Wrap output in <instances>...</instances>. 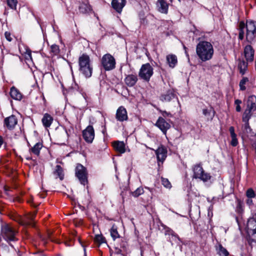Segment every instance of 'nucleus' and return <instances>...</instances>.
<instances>
[{"label":"nucleus","instance_id":"f257e3e1","mask_svg":"<svg viewBox=\"0 0 256 256\" xmlns=\"http://www.w3.org/2000/svg\"><path fill=\"white\" fill-rule=\"evenodd\" d=\"M246 29V40L250 44L252 43L256 38V22L252 20L246 21V24L243 21L239 23L238 39L242 40L244 36V29Z\"/></svg>","mask_w":256,"mask_h":256},{"label":"nucleus","instance_id":"f03ea898","mask_svg":"<svg viewBox=\"0 0 256 256\" xmlns=\"http://www.w3.org/2000/svg\"><path fill=\"white\" fill-rule=\"evenodd\" d=\"M196 54L202 62L210 60L212 58L214 54L213 46L210 42L200 41L196 45Z\"/></svg>","mask_w":256,"mask_h":256},{"label":"nucleus","instance_id":"7ed1b4c3","mask_svg":"<svg viewBox=\"0 0 256 256\" xmlns=\"http://www.w3.org/2000/svg\"><path fill=\"white\" fill-rule=\"evenodd\" d=\"M79 71L85 78H90L92 73L93 68L89 56L82 54L78 58Z\"/></svg>","mask_w":256,"mask_h":256},{"label":"nucleus","instance_id":"20e7f679","mask_svg":"<svg viewBox=\"0 0 256 256\" xmlns=\"http://www.w3.org/2000/svg\"><path fill=\"white\" fill-rule=\"evenodd\" d=\"M192 170L194 178L200 179L204 182H206L211 178L210 174L209 173L206 172L200 164L194 166Z\"/></svg>","mask_w":256,"mask_h":256},{"label":"nucleus","instance_id":"39448f33","mask_svg":"<svg viewBox=\"0 0 256 256\" xmlns=\"http://www.w3.org/2000/svg\"><path fill=\"white\" fill-rule=\"evenodd\" d=\"M246 228L248 235V242L252 245L254 242L256 243V220L254 218L248 219Z\"/></svg>","mask_w":256,"mask_h":256},{"label":"nucleus","instance_id":"423d86ee","mask_svg":"<svg viewBox=\"0 0 256 256\" xmlns=\"http://www.w3.org/2000/svg\"><path fill=\"white\" fill-rule=\"evenodd\" d=\"M153 74V68L149 63H146L142 66L138 72V76L141 79L148 82Z\"/></svg>","mask_w":256,"mask_h":256},{"label":"nucleus","instance_id":"0eeeda50","mask_svg":"<svg viewBox=\"0 0 256 256\" xmlns=\"http://www.w3.org/2000/svg\"><path fill=\"white\" fill-rule=\"evenodd\" d=\"M16 232L10 226L6 225L2 227L0 236L7 242L16 240Z\"/></svg>","mask_w":256,"mask_h":256},{"label":"nucleus","instance_id":"6e6552de","mask_svg":"<svg viewBox=\"0 0 256 256\" xmlns=\"http://www.w3.org/2000/svg\"><path fill=\"white\" fill-rule=\"evenodd\" d=\"M101 64L105 70H110L116 67V60L110 54L104 55L101 60Z\"/></svg>","mask_w":256,"mask_h":256},{"label":"nucleus","instance_id":"1a4fd4ad","mask_svg":"<svg viewBox=\"0 0 256 256\" xmlns=\"http://www.w3.org/2000/svg\"><path fill=\"white\" fill-rule=\"evenodd\" d=\"M76 176L82 184H88V172L86 168L81 164H78L76 168Z\"/></svg>","mask_w":256,"mask_h":256},{"label":"nucleus","instance_id":"9d476101","mask_svg":"<svg viewBox=\"0 0 256 256\" xmlns=\"http://www.w3.org/2000/svg\"><path fill=\"white\" fill-rule=\"evenodd\" d=\"M95 134L93 126L91 125L88 126L82 131V137L84 140L88 144H91L94 138Z\"/></svg>","mask_w":256,"mask_h":256},{"label":"nucleus","instance_id":"9b49d317","mask_svg":"<svg viewBox=\"0 0 256 256\" xmlns=\"http://www.w3.org/2000/svg\"><path fill=\"white\" fill-rule=\"evenodd\" d=\"M155 125L165 135L166 134L167 130L170 128V124L162 117L158 118Z\"/></svg>","mask_w":256,"mask_h":256},{"label":"nucleus","instance_id":"f8f14e48","mask_svg":"<svg viewBox=\"0 0 256 256\" xmlns=\"http://www.w3.org/2000/svg\"><path fill=\"white\" fill-rule=\"evenodd\" d=\"M116 118L117 120L122 122L127 120L128 116L126 109L122 106L119 107L116 112Z\"/></svg>","mask_w":256,"mask_h":256},{"label":"nucleus","instance_id":"ddd939ff","mask_svg":"<svg viewBox=\"0 0 256 256\" xmlns=\"http://www.w3.org/2000/svg\"><path fill=\"white\" fill-rule=\"evenodd\" d=\"M78 10L82 14H90L92 12V8L86 0L80 3Z\"/></svg>","mask_w":256,"mask_h":256},{"label":"nucleus","instance_id":"4468645a","mask_svg":"<svg viewBox=\"0 0 256 256\" xmlns=\"http://www.w3.org/2000/svg\"><path fill=\"white\" fill-rule=\"evenodd\" d=\"M157 160L158 162L162 163L167 156V150L163 146L159 147L155 150Z\"/></svg>","mask_w":256,"mask_h":256},{"label":"nucleus","instance_id":"2eb2a0df","mask_svg":"<svg viewBox=\"0 0 256 256\" xmlns=\"http://www.w3.org/2000/svg\"><path fill=\"white\" fill-rule=\"evenodd\" d=\"M244 54L247 62H252L254 60V50L250 45L245 46Z\"/></svg>","mask_w":256,"mask_h":256},{"label":"nucleus","instance_id":"dca6fc26","mask_svg":"<svg viewBox=\"0 0 256 256\" xmlns=\"http://www.w3.org/2000/svg\"><path fill=\"white\" fill-rule=\"evenodd\" d=\"M126 4V0H112V8L118 13L120 14Z\"/></svg>","mask_w":256,"mask_h":256},{"label":"nucleus","instance_id":"f3484780","mask_svg":"<svg viewBox=\"0 0 256 256\" xmlns=\"http://www.w3.org/2000/svg\"><path fill=\"white\" fill-rule=\"evenodd\" d=\"M4 123L8 129L12 130L17 124L18 120L16 116L12 115L4 119Z\"/></svg>","mask_w":256,"mask_h":256},{"label":"nucleus","instance_id":"a211bd4d","mask_svg":"<svg viewBox=\"0 0 256 256\" xmlns=\"http://www.w3.org/2000/svg\"><path fill=\"white\" fill-rule=\"evenodd\" d=\"M138 80V78L137 75L133 74L127 75L124 78L126 84L129 87L134 86Z\"/></svg>","mask_w":256,"mask_h":256},{"label":"nucleus","instance_id":"6ab92c4d","mask_svg":"<svg viewBox=\"0 0 256 256\" xmlns=\"http://www.w3.org/2000/svg\"><path fill=\"white\" fill-rule=\"evenodd\" d=\"M156 6L160 12L164 14H168V4L165 0H158Z\"/></svg>","mask_w":256,"mask_h":256},{"label":"nucleus","instance_id":"aec40b11","mask_svg":"<svg viewBox=\"0 0 256 256\" xmlns=\"http://www.w3.org/2000/svg\"><path fill=\"white\" fill-rule=\"evenodd\" d=\"M246 110L250 111H254L256 110V96H250L248 98L247 102Z\"/></svg>","mask_w":256,"mask_h":256},{"label":"nucleus","instance_id":"412c9836","mask_svg":"<svg viewBox=\"0 0 256 256\" xmlns=\"http://www.w3.org/2000/svg\"><path fill=\"white\" fill-rule=\"evenodd\" d=\"M167 64L171 68H174L178 63L177 57L173 54H168L166 57Z\"/></svg>","mask_w":256,"mask_h":256},{"label":"nucleus","instance_id":"4be33fe9","mask_svg":"<svg viewBox=\"0 0 256 256\" xmlns=\"http://www.w3.org/2000/svg\"><path fill=\"white\" fill-rule=\"evenodd\" d=\"M42 122L44 128H49L53 122V118L48 114H44Z\"/></svg>","mask_w":256,"mask_h":256},{"label":"nucleus","instance_id":"5701e85b","mask_svg":"<svg viewBox=\"0 0 256 256\" xmlns=\"http://www.w3.org/2000/svg\"><path fill=\"white\" fill-rule=\"evenodd\" d=\"M174 98V92L169 90L167 91L165 94H162L160 96V99L164 102H170L172 99Z\"/></svg>","mask_w":256,"mask_h":256},{"label":"nucleus","instance_id":"b1692460","mask_svg":"<svg viewBox=\"0 0 256 256\" xmlns=\"http://www.w3.org/2000/svg\"><path fill=\"white\" fill-rule=\"evenodd\" d=\"M10 96L14 100H20L22 98V94L14 87H12L10 90Z\"/></svg>","mask_w":256,"mask_h":256},{"label":"nucleus","instance_id":"393cba45","mask_svg":"<svg viewBox=\"0 0 256 256\" xmlns=\"http://www.w3.org/2000/svg\"><path fill=\"white\" fill-rule=\"evenodd\" d=\"M113 146L116 150L121 154H123L126 152L125 144L123 142H114Z\"/></svg>","mask_w":256,"mask_h":256},{"label":"nucleus","instance_id":"a878e982","mask_svg":"<svg viewBox=\"0 0 256 256\" xmlns=\"http://www.w3.org/2000/svg\"><path fill=\"white\" fill-rule=\"evenodd\" d=\"M42 146V142H37L34 146L30 149V152L36 156H38Z\"/></svg>","mask_w":256,"mask_h":256},{"label":"nucleus","instance_id":"bb28decb","mask_svg":"<svg viewBox=\"0 0 256 256\" xmlns=\"http://www.w3.org/2000/svg\"><path fill=\"white\" fill-rule=\"evenodd\" d=\"M216 250L220 256H228L229 255L228 252L220 244L216 246Z\"/></svg>","mask_w":256,"mask_h":256},{"label":"nucleus","instance_id":"cd10ccee","mask_svg":"<svg viewBox=\"0 0 256 256\" xmlns=\"http://www.w3.org/2000/svg\"><path fill=\"white\" fill-rule=\"evenodd\" d=\"M54 174L56 175V178H59L60 180H62L64 177L63 170L60 165H56L55 170L54 171Z\"/></svg>","mask_w":256,"mask_h":256},{"label":"nucleus","instance_id":"c85d7f7f","mask_svg":"<svg viewBox=\"0 0 256 256\" xmlns=\"http://www.w3.org/2000/svg\"><path fill=\"white\" fill-rule=\"evenodd\" d=\"M248 62L244 60H240L238 67L240 70V72L242 74H244L247 70L248 68Z\"/></svg>","mask_w":256,"mask_h":256},{"label":"nucleus","instance_id":"c756f323","mask_svg":"<svg viewBox=\"0 0 256 256\" xmlns=\"http://www.w3.org/2000/svg\"><path fill=\"white\" fill-rule=\"evenodd\" d=\"M110 235L113 240H114L116 238L120 237V235L117 230V228L116 226L113 225L110 230Z\"/></svg>","mask_w":256,"mask_h":256},{"label":"nucleus","instance_id":"7c9ffc66","mask_svg":"<svg viewBox=\"0 0 256 256\" xmlns=\"http://www.w3.org/2000/svg\"><path fill=\"white\" fill-rule=\"evenodd\" d=\"M248 78L246 77H243L240 80L239 84L240 89V90H246L245 85L248 82Z\"/></svg>","mask_w":256,"mask_h":256},{"label":"nucleus","instance_id":"2f4dec72","mask_svg":"<svg viewBox=\"0 0 256 256\" xmlns=\"http://www.w3.org/2000/svg\"><path fill=\"white\" fill-rule=\"evenodd\" d=\"M50 54L52 56H56L60 52V48L59 46L56 44H52L50 46Z\"/></svg>","mask_w":256,"mask_h":256},{"label":"nucleus","instance_id":"473e14b6","mask_svg":"<svg viewBox=\"0 0 256 256\" xmlns=\"http://www.w3.org/2000/svg\"><path fill=\"white\" fill-rule=\"evenodd\" d=\"M94 240L96 242L100 244L106 242L105 238L104 237L102 234L96 235Z\"/></svg>","mask_w":256,"mask_h":256},{"label":"nucleus","instance_id":"72a5a7b5","mask_svg":"<svg viewBox=\"0 0 256 256\" xmlns=\"http://www.w3.org/2000/svg\"><path fill=\"white\" fill-rule=\"evenodd\" d=\"M144 192V189L142 187L140 186L136 188V190L132 192V195L134 197H138Z\"/></svg>","mask_w":256,"mask_h":256},{"label":"nucleus","instance_id":"f704fd0d","mask_svg":"<svg viewBox=\"0 0 256 256\" xmlns=\"http://www.w3.org/2000/svg\"><path fill=\"white\" fill-rule=\"evenodd\" d=\"M250 112L251 111H250L248 110H245L242 116V120L244 122H248V120L251 116Z\"/></svg>","mask_w":256,"mask_h":256},{"label":"nucleus","instance_id":"c9c22d12","mask_svg":"<svg viewBox=\"0 0 256 256\" xmlns=\"http://www.w3.org/2000/svg\"><path fill=\"white\" fill-rule=\"evenodd\" d=\"M6 1L8 5L10 8L12 10H16L18 4L17 0H6Z\"/></svg>","mask_w":256,"mask_h":256},{"label":"nucleus","instance_id":"e433bc0d","mask_svg":"<svg viewBox=\"0 0 256 256\" xmlns=\"http://www.w3.org/2000/svg\"><path fill=\"white\" fill-rule=\"evenodd\" d=\"M162 185L166 188H170L172 186L170 182L167 178H162Z\"/></svg>","mask_w":256,"mask_h":256},{"label":"nucleus","instance_id":"4c0bfd02","mask_svg":"<svg viewBox=\"0 0 256 256\" xmlns=\"http://www.w3.org/2000/svg\"><path fill=\"white\" fill-rule=\"evenodd\" d=\"M248 198H253L256 196L255 192L252 188H248L246 192Z\"/></svg>","mask_w":256,"mask_h":256},{"label":"nucleus","instance_id":"58836bf2","mask_svg":"<svg viewBox=\"0 0 256 256\" xmlns=\"http://www.w3.org/2000/svg\"><path fill=\"white\" fill-rule=\"evenodd\" d=\"M234 104H235L236 105V111L238 112H240L241 107L240 106V104H242V100L237 99V100H235Z\"/></svg>","mask_w":256,"mask_h":256},{"label":"nucleus","instance_id":"ea45409f","mask_svg":"<svg viewBox=\"0 0 256 256\" xmlns=\"http://www.w3.org/2000/svg\"><path fill=\"white\" fill-rule=\"evenodd\" d=\"M232 140L230 142V144L233 146H236L238 144V140L236 138V135L234 136H232Z\"/></svg>","mask_w":256,"mask_h":256},{"label":"nucleus","instance_id":"a19ab883","mask_svg":"<svg viewBox=\"0 0 256 256\" xmlns=\"http://www.w3.org/2000/svg\"><path fill=\"white\" fill-rule=\"evenodd\" d=\"M160 112L162 114L163 116L162 118H166V117H171L172 116L170 112H168L166 111L160 110Z\"/></svg>","mask_w":256,"mask_h":256},{"label":"nucleus","instance_id":"79ce46f5","mask_svg":"<svg viewBox=\"0 0 256 256\" xmlns=\"http://www.w3.org/2000/svg\"><path fill=\"white\" fill-rule=\"evenodd\" d=\"M5 37L6 39L9 41L11 42L12 40V38L11 37L10 34L9 32H6L4 34Z\"/></svg>","mask_w":256,"mask_h":256},{"label":"nucleus","instance_id":"37998d69","mask_svg":"<svg viewBox=\"0 0 256 256\" xmlns=\"http://www.w3.org/2000/svg\"><path fill=\"white\" fill-rule=\"evenodd\" d=\"M244 128L247 132H250V131L252 130L248 122H245Z\"/></svg>","mask_w":256,"mask_h":256},{"label":"nucleus","instance_id":"c03bdc74","mask_svg":"<svg viewBox=\"0 0 256 256\" xmlns=\"http://www.w3.org/2000/svg\"><path fill=\"white\" fill-rule=\"evenodd\" d=\"M210 110H208L206 108H204V109L202 110V114L205 116H209L210 114Z\"/></svg>","mask_w":256,"mask_h":256},{"label":"nucleus","instance_id":"a18cd8bd","mask_svg":"<svg viewBox=\"0 0 256 256\" xmlns=\"http://www.w3.org/2000/svg\"><path fill=\"white\" fill-rule=\"evenodd\" d=\"M36 212H35L33 214H31L30 216H28V219L30 221H32L34 220V218L36 215Z\"/></svg>","mask_w":256,"mask_h":256},{"label":"nucleus","instance_id":"49530a36","mask_svg":"<svg viewBox=\"0 0 256 256\" xmlns=\"http://www.w3.org/2000/svg\"><path fill=\"white\" fill-rule=\"evenodd\" d=\"M229 130L230 134V136H234L236 134L234 132V128L233 126H230L229 128Z\"/></svg>","mask_w":256,"mask_h":256},{"label":"nucleus","instance_id":"de8ad7c7","mask_svg":"<svg viewBox=\"0 0 256 256\" xmlns=\"http://www.w3.org/2000/svg\"><path fill=\"white\" fill-rule=\"evenodd\" d=\"M26 58L28 59V58H32V54L31 51L30 50H28L26 53Z\"/></svg>","mask_w":256,"mask_h":256},{"label":"nucleus","instance_id":"09e8293b","mask_svg":"<svg viewBox=\"0 0 256 256\" xmlns=\"http://www.w3.org/2000/svg\"><path fill=\"white\" fill-rule=\"evenodd\" d=\"M171 235L172 237H174L175 238H176L179 242H182L181 239L180 238V237L178 236L176 234V233H174V232H172L171 234Z\"/></svg>","mask_w":256,"mask_h":256},{"label":"nucleus","instance_id":"8fccbe9b","mask_svg":"<svg viewBox=\"0 0 256 256\" xmlns=\"http://www.w3.org/2000/svg\"><path fill=\"white\" fill-rule=\"evenodd\" d=\"M246 204L250 206L252 204V198H248L246 200Z\"/></svg>","mask_w":256,"mask_h":256},{"label":"nucleus","instance_id":"3c124183","mask_svg":"<svg viewBox=\"0 0 256 256\" xmlns=\"http://www.w3.org/2000/svg\"><path fill=\"white\" fill-rule=\"evenodd\" d=\"M4 139L2 138V137L0 136V148L2 146V144H4Z\"/></svg>","mask_w":256,"mask_h":256},{"label":"nucleus","instance_id":"603ef678","mask_svg":"<svg viewBox=\"0 0 256 256\" xmlns=\"http://www.w3.org/2000/svg\"><path fill=\"white\" fill-rule=\"evenodd\" d=\"M102 134H103L104 135H105V134H106V126H104V128H103V130H102Z\"/></svg>","mask_w":256,"mask_h":256},{"label":"nucleus","instance_id":"864d4df0","mask_svg":"<svg viewBox=\"0 0 256 256\" xmlns=\"http://www.w3.org/2000/svg\"><path fill=\"white\" fill-rule=\"evenodd\" d=\"M72 88L74 90H78L79 89L78 86L76 84H75L74 86H72Z\"/></svg>","mask_w":256,"mask_h":256},{"label":"nucleus","instance_id":"5fc2aeb1","mask_svg":"<svg viewBox=\"0 0 256 256\" xmlns=\"http://www.w3.org/2000/svg\"><path fill=\"white\" fill-rule=\"evenodd\" d=\"M26 224L32 226H34V224L32 222H27Z\"/></svg>","mask_w":256,"mask_h":256},{"label":"nucleus","instance_id":"6e6d98bb","mask_svg":"<svg viewBox=\"0 0 256 256\" xmlns=\"http://www.w3.org/2000/svg\"><path fill=\"white\" fill-rule=\"evenodd\" d=\"M4 190H5V192H6V194L8 196L9 195V194H8V190L6 188H4Z\"/></svg>","mask_w":256,"mask_h":256},{"label":"nucleus","instance_id":"4d7b16f0","mask_svg":"<svg viewBox=\"0 0 256 256\" xmlns=\"http://www.w3.org/2000/svg\"><path fill=\"white\" fill-rule=\"evenodd\" d=\"M64 132L66 134L67 138H68L69 136V135H70L68 132V130H64Z\"/></svg>","mask_w":256,"mask_h":256},{"label":"nucleus","instance_id":"13d9d810","mask_svg":"<svg viewBox=\"0 0 256 256\" xmlns=\"http://www.w3.org/2000/svg\"><path fill=\"white\" fill-rule=\"evenodd\" d=\"M140 254H141V256H143V251L142 250H141Z\"/></svg>","mask_w":256,"mask_h":256},{"label":"nucleus","instance_id":"bf43d9fd","mask_svg":"<svg viewBox=\"0 0 256 256\" xmlns=\"http://www.w3.org/2000/svg\"><path fill=\"white\" fill-rule=\"evenodd\" d=\"M84 256H86V250L85 249H84Z\"/></svg>","mask_w":256,"mask_h":256},{"label":"nucleus","instance_id":"052dcab7","mask_svg":"<svg viewBox=\"0 0 256 256\" xmlns=\"http://www.w3.org/2000/svg\"><path fill=\"white\" fill-rule=\"evenodd\" d=\"M42 238V240H44V238Z\"/></svg>","mask_w":256,"mask_h":256}]
</instances>
